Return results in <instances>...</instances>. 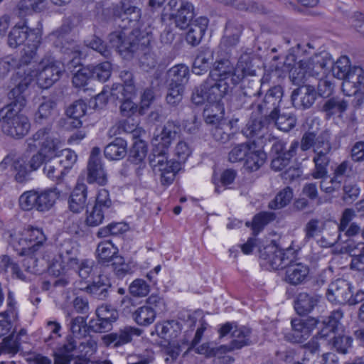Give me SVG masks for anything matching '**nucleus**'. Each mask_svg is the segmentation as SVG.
Masks as SVG:
<instances>
[{"instance_id": "nucleus-51", "label": "nucleus", "mask_w": 364, "mask_h": 364, "mask_svg": "<svg viewBox=\"0 0 364 364\" xmlns=\"http://www.w3.org/2000/svg\"><path fill=\"white\" fill-rule=\"evenodd\" d=\"M348 251L352 253L350 269L364 271V243H358L353 248L351 245L348 246Z\"/></svg>"}, {"instance_id": "nucleus-2", "label": "nucleus", "mask_w": 364, "mask_h": 364, "mask_svg": "<svg viewBox=\"0 0 364 364\" xmlns=\"http://www.w3.org/2000/svg\"><path fill=\"white\" fill-rule=\"evenodd\" d=\"M330 68L334 77L343 80L342 90L345 95L356 96L364 70L360 67H350V60L347 56H341L336 63L333 61Z\"/></svg>"}, {"instance_id": "nucleus-24", "label": "nucleus", "mask_w": 364, "mask_h": 364, "mask_svg": "<svg viewBox=\"0 0 364 364\" xmlns=\"http://www.w3.org/2000/svg\"><path fill=\"white\" fill-rule=\"evenodd\" d=\"M170 16L176 27L182 30L186 29L192 23L195 16L194 7L190 2L181 1L176 12H172Z\"/></svg>"}, {"instance_id": "nucleus-45", "label": "nucleus", "mask_w": 364, "mask_h": 364, "mask_svg": "<svg viewBox=\"0 0 364 364\" xmlns=\"http://www.w3.org/2000/svg\"><path fill=\"white\" fill-rule=\"evenodd\" d=\"M57 108V102L53 98L43 97V101L40 104L38 111L35 114V120L38 123H42L43 120L51 118Z\"/></svg>"}, {"instance_id": "nucleus-49", "label": "nucleus", "mask_w": 364, "mask_h": 364, "mask_svg": "<svg viewBox=\"0 0 364 364\" xmlns=\"http://www.w3.org/2000/svg\"><path fill=\"white\" fill-rule=\"evenodd\" d=\"M118 252V249L110 241L100 242L97 247L98 262L102 264H107L111 262L112 257Z\"/></svg>"}, {"instance_id": "nucleus-18", "label": "nucleus", "mask_w": 364, "mask_h": 364, "mask_svg": "<svg viewBox=\"0 0 364 364\" xmlns=\"http://www.w3.org/2000/svg\"><path fill=\"white\" fill-rule=\"evenodd\" d=\"M46 237L41 228L30 227L27 230V236L23 242L27 243V247L19 250V255L32 257L39 251L46 242Z\"/></svg>"}, {"instance_id": "nucleus-35", "label": "nucleus", "mask_w": 364, "mask_h": 364, "mask_svg": "<svg viewBox=\"0 0 364 364\" xmlns=\"http://www.w3.org/2000/svg\"><path fill=\"white\" fill-rule=\"evenodd\" d=\"M87 177L89 183H97L103 186L107 183V173L104 169L102 161L92 160L87 163Z\"/></svg>"}, {"instance_id": "nucleus-19", "label": "nucleus", "mask_w": 364, "mask_h": 364, "mask_svg": "<svg viewBox=\"0 0 364 364\" xmlns=\"http://www.w3.org/2000/svg\"><path fill=\"white\" fill-rule=\"evenodd\" d=\"M179 128L173 122H167L163 127L161 132L155 135L151 143L154 146L153 149H159L166 153L172 141L175 139Z\"/></svg>"}, {"instance_id": "nucleus-20", "label": "nucleus", "mask_w": 364, "mask_h": 364, "mask_svg": "<svg viewBox=\"0 0 364 364\" xmlns=\"http://www.w3.org/2000/svg\"><path fill=\"white\" fill-rule=\"evenodd\" d=\"M318 339L320 338L315 336L304 346L306 350L302 358V363H300V364H326L329 357L335 356L334 354L331 353L320 355V345Z\"/></svg>"}, {"instance_id": "nucleus-10", "label": "nucleus", "mask_w": 364, "mask_h": 364, "mask_svg": "<svg viewBox=\"0 0 364 364\" xmlns=\"http://www.w3.org/2000/svg\"><path fill=\"white\" fill-rule=\"evenodd\" d=\"M284 95V89L280 85L273 86L267 90L264 95L256 104V109L265 119H273L280 112Z\"/></svg>"}, {"instance_id": "nucleus-5", "label": "nucleus", "mask_w": 364, "mask_h": 364, "mask_svg": "<svg viewBox=\"0 0 364 364\" xmlns=\"http://www.w3.org/2000/svg\"><path fill=\"white\" fill-rule=\"evenodd\" d=\"M149 164L154 173L159 176L160 182L163 186L171 185L176 173L181 168L180 162L168 160L166 153L159 149L152 150L149 156Z\"/></svg>"}, {"instance_id": "nucleus-17", "label": "nucleus", "mask_w": 364, "mask_h": 364, "mask_svg": "<svg viewBox=\"0 0 364 364\" xmlns=\"http://www.w3.org/2000/svg\"><path fill=\"white\" fill-rule=\"evenodd\" d=\"M317 92L314 86L302 85L292 91L291 101L294 107L306 109L314 104Z\"/></svg>"}, {"instance_id": "nucleus-38", "label": "nucleus", "mask_w": 364, "mask_h": 364, "mask_svg": "<svg viewBox=\"0 0 364 364\" xmlns=\"http://www.w3.org/2000/svg\"><path fill=\"white\" fill-rule=\"evenodd\" d=\"M59 255L62 262L66 264L69 267L76 266L78 260V248L75 242L71 240L64 241L60 245Z\"/></svg>"}, {"instance_id": "nucleus-40", "label": "nucleus", "mask_w": 364, "mask_h": 364, "mask_svg": "<svg viewBox=\"0 0 364 364\" xmlns=\"http://www.w3.org/2000/svg\"><path fill=\"white\" fill-rule=\"evenodd\" d=\"M270 124L265 119V116L262 115L259 118H251L247 122L243 133L247 137H261L264 131L267 129V126Z\"/></svg>"}, {"instance_id": "nucleus-14", "label": "nucleus", "mask_w": 364, "mask_h": 364, "mask_svg": "<svg viewBox=\"0 0 364 364\" xmlns=\"http://www.w3.org/2000/svg\"><path fill=\"white\" fill-rule=\"evenodd\" d=\"M252 331L245 326L237 327L232 333V340L229 345H222L220 347L213 348L211 353L215 356H220L223 353L238 350L244 346H250Z\"/></svg>"}, {"instance_id": "nucleus-34", "label": "nucleus", "mask_w": 364, "mask_h": 364, "mask_svg": "<svg viewBox=\"0 0 364 364\" xmlns=\"http://www.w3.org/2000/svg\"><path fill=\"white\" fill-rule=\"evenodd\" d=\"M111 284L106 276L99 275L97 280L86 287L91 296L99 300H105L109 296Z\"/></svg>"}, {"instance_id": "nucleus-11", "label": "nucleus", "mask_w": 364, "mask_h": 364, "mask_svg": "<svg viewBox=\"0 0 364 364\" xmlns=\"http://www.w3.org/2000/svg\"><path fill=\"white\" fill-rule=\"evenodd\" d=\"M61 63L56 61L51 56H46L39 63V73L37 75V83L42 89L50 87L58 81L63 72Z\"/></svg>"}, {"instance_id": "nucleus-46", "label": "nucleus", "mask_w": 364, "mask_h": 364, "mask_svg": "<svg viewBox=\"0 0 364 364\" xmlns=\"http://www.w3.org/2000/svg\"><path fill=\"white\" fill-rule=\"evenodd\" d=\"M90 74V67H86L79 69L73 75V84L75 87L79 88L80 92H95L92 88L88 87L92 80Z\"/></svg>"}, {"instance_id": "nucleus-55", "label": "nucleus", "mask_w": 364, "mask_h": 364, "mask_svg": "<svg viewBox=\"0 0 364 364\" xmlns=\"http://www.w3.org/2000/svg\"><path fill=\"white\" fill-rule=\"evenodd\" d=\"M292 198V189L289 187H286L277 194L274 199L269 202L268 206L272 210L281 209L287 206Z\"/></svg>"}, {"instance_id": "nucleus-28", "label": "nucleus", "mask_w": 364, "mask_h": 364, "mask_svg": "<svg viewBox=\"0 0 364 364\" xmlns=\"http://www.w3.org/2000/svg\"><path fill=\"white\" fill-rule=\"evenodd\" d=\"M235 71V67L228 59L222 58L216 60L210 70L209 75L220 80L230 82L232 85V78Z\"/></svg>"}, {"instance_id": "nucleus-41", "label": "nucleus", "mask_w": 364, "mask_h": 364, "mask_svg": "<svg viewBox=\"0 0 364 364\" xmlns=\"http://www.w3.org/2000/svg\"><path fill=\"white\" fill-rule=\"evenodd\" d=\"M343 316V313L341 309L333 311L327 319L323 321V327L316 336L320 339H324L329 336L330 333H334L337 330Z\"/></svg>"}, {"instance_id": "nucleus-44", "label": "nucleus", "mask_w": 364, "mask_h": 364, "mask_svg": "<svg viewBox=\"0 0 364 364\" xmlns=\"http://www.w3.org/2000/svg\"><path fill=\"white\" fill-rule=\"evenodd\" d=\"M266 120L284 132H288L291 130L296 124V118L294 114H281L280 112H278L273 119H267Z\"/></svg>"}, {"instance_id": "nucleus-59", "label": "nucleus", "mask_w": 364, "mask_h": 364, "mask_svg": "<svg viewBox=\"0 0 364 364\" xmlns=\"http://www.w3.org/2000/svg\"><path fill=\"white\" fill-rule=\"evenodd\" d=\"M70 330L75 338H81L86 336L89 331V324L86 323V317L77 316L72 318L70 322Z\"/></svg>"}, {"instance_id": "nucleus-36", "label": "nucleus", "mask_w": 364, "mask_h": 364, "mask_svg": "<svg viewBox=\"0 0 364 364\" xmlns=\"http://www.w3.org/2000/svg\"><path fill=\"white\" fill-rule=\"evenodd\" d=\"M203 117L207 124H217L224 120L225 108L221 102L209 103L203 110Z\"/></svg>"}, {"instance_id": "nucleus-22", "label": "nucleus", "mask_w": 364, "mask_h": 364, "mask_svg": "<svg viewBox=\"0 0 364 364\" xmlns=\"http://www.w3.org/2000/svg\"><path fill=\"white\" fill-rule=\"evenodd\" d=\"M214 63V51L208 47H201L197 52L192 71L194 74L200 75L207 73Z\"/></svg>"}, {"instance_id": "nucleus-57", "label": "nucleus", "mask_w": 364, "mask_h": 364, "mask_svg": "<svg viewBox=\"0 0 364 364\" xmlns=\"http://www.w3.org/2000/svg\"><path fill=\"white\" fill-rule=\"evenodd\" d=\"M94 206L103 210L107 215L113 212V203L107 190L101 189L98 191Z\"/></svg>"}, {"instance_id": "nucleus-15", "label": "nucleus", "mask_w": 364, "mask_h": 364, "mask_svg": "<svg viewBox=\"0 0 364 364\" xmlns=\"http://www.w3.org/2000/svg\"><path fill=\"white\" fill-rule=\"evenodd\" d=\"M41 37L34 29H31L25 21L21 26H15L8 36V44L11 48H16L26 42V45L34 43L40 44Z\"/></svg>"}, {"instance_id": "nucleus-53", "label": "nucleus", "mask_w": 364, "mask_h": 364, "mask_svg": "<svg viewBox=\"0 0 364 364\" xmlns=\"http://www.w3.org/2000/svg\"><path fill=\"white\" fill-rule=\"evenodd\" d=\"M70 46V48L63 47V49H64L63 52L68 56V58H65L63 60L64 62L61 64H66L68 69L73 72V68H76L77 65H80V56L81 53L78 48V46L75 45V43H73Z\"/></svg>"}, {"instance_id": "nucleus-60", "label": "nucleus", "mask_w": 364, "mask_h": 364, "mask_svg": "<svg viewBox=\"0 0 364 364\" xmlns=\"http://www.w3.org/2000/svg\"><path fill=\"white\" fill-rule=\"evenodd\" d=\"M251 144L244 142L236 144L228 153V161L231 163L242 161L245 159L247 154L250 151Z\"/></svg>"}, {"instance_id": "nucleus-6", "label": "nucleus", "mask_w": 364, "mask_h": 364, "mask_svg": "<svg viewBox=\"0 0 364 364\" xmlns=\"http://www.w3.org/2000/svg\"><path fill=\"white\" fill-rule=\"evenodd\" d=\"M42 141L40 153L46 160V164L49 163L52 159L60 157V140L55 136L50 127H44L38 130L32 136L28 139L29 147L33 146V142Z\"/></svg>"}, {"instance_id": "nucleus-13", "label": "nucleus", "mask_w": 364, "mask_h": 364, "mask_svg": "<svg viewBox=\"0 0 364 364\" xmlns=\"http://www.w3.org/2000/svg\"><path fill=\"white\" fill-rule=\"evenodd\" d=\"M352 285L346 280L343 279H338L331 283L327 290L326 296L328 300L333 304H346L349 303L353 304L363 299H358L355 296L352 299L353 291Z\"/></svg>"}, {"instance_id": "nucleus-1", "label": "nucleus", "mask_w": 364, "mask_h": 364, "mask_svg": "<svg viewBox=\"0 0 364 364\" xmlns=\"http://www.w3.org/2000/svg\"><path fill=\"white\" fill-rule=\"evenodd\" d=\"M299 149L301 151L312 149L314 153L312 161L314 164V168L311 173L312 177L314 178L326 177L333 152L330 133L327 131L322 132L319 134L314 132H305L301 138Z\"/></svg>"}, {"instance_id": "nucleus-37", "label": "nucleus", "mask_w": 364, "mask_h": 364, "mask_svg": "<svg viewBox=\"0 0 364 364\" xmlns=\"http://www.w3.org/2000/svg\"><path fill=\"white\" fill-rule=\"evenodd\" d=\"M147 154V146L143 141H137L134 142L129 154V161L136 165H139L136 169L137 174L140 173V171L143 169L146 163L144 159Z\"/></svg>"}, {"instance_id": "nucleus-52", "label": "nucleus", "mask_w": 364, "mask_h": 364, "mask_svg": "<svg viewBox=\"0 0 364 364\" xmlns=\"http://www.w3.org/2000/svg\"><path fill=\"white\" fill-rule=\"evenodd\" d=\"M87 110L86 103L82 100H76L70 105L66 109V114L70 117L76 120L73 122L75 127H80L82 122L79 120L80 118L85 116Z\"/></svg>"}, {"instance_id": "nucleus-64", "label": "nucleus", "mask_w": 364, "mask_h": 364, "mask_svg": "<svg viewBox=\"0 0 364 364\" xmlns=\"http://www.w3.org/2000/svg\"><path fill=\"white\" fill-rule=\"evenodd\" d=\"M322 231L321 221L317 218L310 219L304 228V241L309 242Z\"/></svg>"}, {"instance_id": "nucleus-48", "label": "nucleus", "mask_w": 364, "mask_h": 364, "mask_svg": "<svg viewBox=\"0 0 364 364\" xmlns=\"http://www.w3.org/2000/svg\"><path fill=\"white\" fill-rule=\"evenodd\" d=\"M215 125L211 129V133L215 141L221 144H225L234 139L235 135L232 132L230 125L226 121Z\"/></svg>"}, {"instance_id": "nucleus-63", "label": "nucleus", "mask_w": 364, "mask_h": 364, "mask_svg": "<svg viewBox=\"0 0 364 364\" xmlns=\"http://www.w3.org/2000/svg\"><path fill=\"white\" fill-rule=\"evenodd\" d=\"M352 337L346 335L334 336L331 341L332 348L341 354L349 353V350L352 347Z\"/></svg>"}, {"instance_id": "nucleus-8", "label": "nucleus", "mask_w": 364, "mask_h": 364, "mask_svg": "<svg viewBox=\"0 0 364 364\" xmlns=\"http://www.w3.org/2000/svg\"><path fill=\"white\" fill-rule=\"evenodd\" d=\"M34 71H30L27 75L18 71L12 77L14 87L9 92L8 97L11 102L6 106L22 109L26 105V90L33 80Z\"/></svg>"}, {"instance_id": "nucleus-61", "label": "nucleus", "mask_w": 364, "mask_h": 364, "mask_svg": "<svg viewBox=\"0 0 364 364\" xmlns=\"http://www.w3.org/2000/svg\"><path fill=\"white\" fill-rule=\"evenodd\" d=\"M110 97L118 100H124L127 97H132L135 93V87L130 85H124L116 83L110 88Z\"/></svg>"}, {"instance_id": "nucleus-32", "label": "nucleus", "mask_w": 364, "mask_h": 364, "mask_svg": "<svg viewBox=\"0 0 364 364\" xmlns=\"http://www.w3.org/2000/svg\"><path fill=\"white\" fill-rule=\"evenodd\" d=\"M127 154V141L121 137L115 138L109 143L104 149L105 156L110 161H118L124 159Z\"/></svg>"}, {"instance_id": "nucleus-3", "label": "nucleus", "mask_w": 364, "mask_h": 364, "mask_svg": "<svg viewBox=\"0 0 364 364\" xmlns=\"http://www.w3.org/2000/svg\"><path fill=\"white\" fill-rule=\"evenodd\" d=\"M22 109L5 106L0 109V122L2 132L14 139H21L29 132L31 124Z\"/></svg>"}, {"instance_id": "nucleus-12", "label": "nucleus", "mask_w": 364, "mask_h": 364, "mask_svg": "<svg viewBox=\"0 0 364 364\" xmlns=\"http://www.w3.org/2000/svg\"><path fill=\"white\" fill-rule=\"evenodd\" d=\"M316 324L317 320L312 317L292 318L291 330L285 333L284 339L291 343H303L311 336Z\"/></svg>"}, {"instance_id": "nucleus-39", "label": "nucleus", "mask_w": 364, "mask_h": 364, "mask_svg": "<svg viewBox=\"0 0 364 364\" xmlns=\"http://www.w3.org/2000/svg\"><path fill=\"white\" fill-rule=\"evenodd\" d=\"M156 316L154 307L144 305L132 312V318L139 326H148L154 322Z\"/></svg>"}, {"instance_id": "nucleus-50", "label": "nucleus", "mask_w": 364, "mask_h": 364, "mask_svg": "<svg viewBox=\"0 0 364 364\" xmlns=\"http://www.w3.org/2000/svg\"><path fill=\"white\" fill-rule=\"evenodd\" d=\"M266 154L259 150H252L247 154L245 158V166L250 171L258 170L264 163Z\"/></svg>"}, {"instance_id": "nucleus-4", "label": "nucleus", "mask_w": 364, "mask_h": 364, "mask_svg": "<svg viewBox=\"0 0 364 364\" xmlns=\"http://www.w3.org/2000/svg\"><path fill=\"white\" fill-rule=\"evenodd\" d=\"M230 82H225L208 75L192 95V102L201 105L207 101L208 103L221 102L222 99L231 90Z\"/></svg>"}, {"instance_id": "nucleus-16", "label": "nucleus", "mask_w": 364, "mask_h": 364, "mask_svg": "<svg viewBox=\"0 0 364 364\" xmlns=\"http://www.w3.org/2000/svg\"><path fill=\"white\" fill-rule=\"evenodd\" d=\"M143 333V330L132 326H125L117 331L104 336V342L107 346L119 348L130 343L134 337H139Z\"/></svg>"}, {"instance_id": "nucleus-47", "label": "nucleus", "mask_w": 364, "mask_h": 364, "mask_svg": "<svg viewBox=\"0 0 364 364\" xmlns=\"http://www.w3.org/2000/svg\"><path fill=\"white\" fill-rule=\"evenodd\" d=\"M59 196L60 192L55 188L38 193L37 210H48L54 205Z\"/></svg>"}, {"instance_id": "nucleus-42", "label": "nucleus", "mask_w": 364, "mask_h": 364, "mask_svg": "<svg viewBox=\"0 0 364 364\" xmlns=\"http://www.w3.org/2000/svg\"><path fill=\"white\" fill-rule=\"evenodd\" d=\"M47 0H21L17 4L18 14L21 17L41 12L46 8Z\"/></svg>"}, {"instance_id": "nucleus-23", "label": "nucleus", "mask_w": 364, "mask_h": 364, "mask_svg": "<svg viewBox=\"0 0 364 364\" xmlns=\"http://www.w3.org/2000/svg\"><path fill=\"white\" fill-rule=\"evenodd\" d=\"M109 46L116 49L120 54H132L136 51L139 44L136 40L125 39L123 31H114L109 35Z\"/></svg>"}, {"instance_id": "nucleus-26", "label": "nucleus", "mask_w": 364, "mask_h": 364, "mask_svg": "<svg viewBox=\"0 0 364 364\" xmlns=\"http://www.w3.org/2000/svg\"><path fill=\"white\" fill-rule=\"evenodd\" d=\"M141 18V10L129 3L122 4L120 7V12L115 21H121V23H117L119 27L125 30L129 27L135 26Z\"/></svg>"}, {"instance_id": "nucleus-30", "label": "nucleus", "mask_w": 364, "mask_h": 364, "mask_svg": "<svg viewBox=\"0 0 364 364\" xmlns=\"http://www.w3.org/2000/svg\"><path fill=\"white\" fill-rule=\"evenodd\" d=\"M190 71L188 66L184 64H178L171 68L167 72V82L169 86H179L184 87L188 82Z\"/></svg>"}, {"instance_id": "nucleus-33", "label": "nucleus", "mask_w": 364, "mask_h": 364, "mask_svg": "<svg viewBox=\"0 0 364 364\" xmlns=\"http://www.w3.org/2000/svg\"><path fill=\"white\" fill-rule=\"evenodd\" d=\"M87 186L83 183H77L69 199V208L73 213L81 212L86 205Z\"/></svg>"}, {"instance_id": "nucleus-29", "label": "nucleus", "mask_w": 364, "mask_h": 364, "mask_svg": "<svg viewBox=\"0 0 364 364\" xmlns=\"http://www.w3.org/2000/svg\"><path fill=\"white\" fill-rule=\"evenodd\" d=\"M320 299L318 294L301 292L297 296L294 309L299 315H306L317 306Z\"/></svg>"}, {"instance_id": "nucleus-27", "label": "nucleus", "mask_w": 364, "mask_h": 364, "mask_svg": "<svg viewBox=\"0 0 364 364\" xmlns=\"http://www.w3.org/2000/svg\"><path fill=\"white\" fill-rule=\"evenodd\" d=\"M333 64V60L327 53H321L311 57L308 60H304L305 68L311 76H318L321 73L330 68Z\"/></svg>"}, {"instance_id": "nucleus-25", "label": "nucleus", "mask_w": 364, "mask_h": 364, "mask_svg": "<svg viewBox=\"0 0 364 364\" xmlns=\"http://www.w3.org/2000/svg\"><path fill=\"white\" fill-rule=\"evenodd\" d=\"M309 274V268L301 262L292 260L286 267L285 281L291 285H299L304 282Z\"/></svg>"}, {"instance_id": "nucleus-21", "label": "nucleus", "mask_w": 364, "mask_h": 364, "mask_svg": "<svg viewBox=\"0 0 364 364\" xmlns=\"http://www.w3.org/2000/svg\"><path fill=\"white\" fill-rule=\"evenodd\" d=\"M257 77L256 71L253 69L252 60L248 55H242L235 67V71L232 78V85L235 86L242 80Z\"/></svg>"}, {"instance_id": "nucleus-31", "label": "nucleus", "mask_w": 364, "mask_h": 364, "mask_svg": "<svg viewBox=\"0 0 364 364\" xmlns=\"http://www.w3.org/2000/svg\"><path fill=\"white\" fill-rule=\"evenodd\" d=\"M348 107V101L343 97L336 96L324 100L321 110L327 118H330L336 114L341 116L347 110Z\"/></svg>"}, {"instance_id": "nucleus-7", "label": "nucleus", "mask_w": 364, "mask_h": 364, "mask_svg": "<svg viewBox=\"0 0 364 364\" xmlns=\"http://www.w3.org/2000/svg\"><path fill=\"white\" fill-rule=\"evenodd\" d=\"M259 257L262 265L268 266L273 270L282 269L295 258L292 249L283 250L275 244H271L260 250Z\"/></svg>"}, {"instance_id": "nucleus-58", "label": "nucleus", "mask_w": 364, "mask_h": 364, "mask_svg": "<svg viewBox=\"0 0 364 364\" xmlns=\"http://www.w3.org/2000/svg\"><path fill=\"white\" fill-rule=\"evenodd\" d=\"M90 74L92 79H96L100 82L107 81L111 75V64L106 61L95 66H91Z\"/></svg>"}, {"instance_id": "nucleus-9", "label": "nucleus", "mask_w": 364, "mask_h": 364, "mask_svg": "<svg viewBox=\"0 0 364 364\" xmlns=\"http://www.w3.org/2000/svg\"><path fill=\"white\" fill-rule=\"evenodd\" d=\"M287 143L283 140H276L272 145L271 168L275 171H279L289 165L291 159L296 156L299 149V141H291L289 149L286 147Z\"/></svg>"}, {"instance_id": "nucleus-62", "label": "nucleus", "mask_w": 364, "mask_h": 364, "mask_svg": "<svg viewBox=\"0 0 364 364\" xmlns=\"http://www.w3.org/2000/svg\"><path fill=\"white\" fill-rule=\"evenodd\" d=\"M256 99L252 96L245 95L242 90L240 91L231 100V106L235 109L242 108H253L256 107Z\"/></svg>"}, {"instance_id": "nucleus-54", "label": "nucleus", "mask_w": 364, "mask_h": 364, "mask_svg": "<svg viewBox=\"0 0 364 364\" xmlns=\"http://www.w3.org/2000/svg\"><path fill=\"white\" fill-rule=\"evenodd\" d=\"M259 77L242 80L241 90L255 99L259 97L262 93V82Z\"/></svg>"}, {"instance_id": "nucleus-56", "label": "nucleus", "mask_w": 364, "mask_h": 364, "mask_svg": "<svg viewBox=\"0 0 364 364\" xmlns=\"http://www.w3.org/2000/svg\"><path fill=\"white\" fill-rule=\"evenodd\" d=\"M233 31L231 23H228L225 28V35L221 40L220 44L226 48H230L237 46L239 43L240 34L242 33V27L239 26Z\"/></svg>"}, {"instance_id": "nucleus-43", "label": "nucleus", "mask_w": 364, "mask_h": 364, "mask_svg": "<svg viewBox=\"0 0 364 364\" xmlns=\"http://www.w3.org/2000/svg\"><path fill=\"white\" fill-rule=\"evenodd\" d=\"M178 323L174 321L158 323L155 325V332L158 336L171 341L178 335Z\"/></svg>"}]
</instances>
